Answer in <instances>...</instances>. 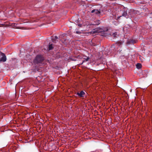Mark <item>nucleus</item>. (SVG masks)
Segmentation results:
<instances>
[{
  "instance_id": "nucleus-1",
  "label": "nucleus",
  "mask_w": 152,
  "mask_h": 152,
  "mask_svg": "<svg viewBox=\"0 0 152 152\" xmlns=\"http://www.w3.org/2000/svg\"><path fill=\"white\" fill-rule=\"evenodd\" d=\"M44 60L43 58L40 55H37L34 60V62L35 64L40 63Z\"/></svg>"
},
{
  "instance_id": "nucleus-2",
  "label": "nucleus",
  "mask_w": 152,
  "mask_h": 152,
  "mask_svg": "<svg viewBox=\"0 0 152 152\" xmlns=\"http://www.w3.org/2000/svg\"><path fill=\"white\" fill-rule=\"evenodd\" d=\"M0 56L1 57L0 59V62H5L7 60L6 57L4 53L0 52Z\"/></svg>"
},
{
  "instance_id": "nucleus-3",
  "label": "nucleus",
  "mask_w": 152,
  "mask_h": 152,
  "mask_svg": "<svg viewBox=\"0 0 152 152\" xmlns=\"http://www.w3.org/2000/svg\"><path fill=\"white\" fill-rule=\"evenodd\" d=\"M96 24H90L88 22H86L85 23H84L83 24V25L84 26H86L87 28H90L91 27V26L93 25H95Z\"/></svg>"
},
{
  "instance_id": "nucleus-4",
  "label": "nucleus",
  "mask_w": 152,
  "mask_h": 152,
  "mask_svg": "<svg viewBox=\"0 0 152 152\" xmlns=\"http://www.w3.org/2000/svg\"><path fill=\"white\" fill-rule=\"evenodd\" d=\"M85 94V93L83 91H81L80 92L77 93V95L80 97H83Z\"/></svg>"
},
{
  "instance_id": "nucleus-5",
  "label": "nucleus",
  "mask_w": 152,
  "mask_h": 152,
  "mask_svg": "<svg viewBox=\"0 0 152 152\" xmlns=\"http://www.w3.org/2000/svg\"><path fill=\"white\" fill-rule=\"evenodd\" d=\"M91 12L92 13L94 12L97 15H99L100 13V12L98 10H92Z\"/></svg>"
},
{
  "instance_id": "nucleus-6",
  "label": "nucleus",
  "mask_w": 152,
  "mask_h": 152,
  "mask_svg": "<svg viewBox=\"0 0 152 152\" xmlns=\"http://www.w3.org/2000/svg\"><path fill=\"white\" fill-rule=\"evenodd\" d=\"M83 59L84 60L83 61L82 63L88 61L89 59V57H87L86 58H84Z\"/></svg>"
},
{
  "instance_id": "nucleus-7",
  "label": "nucleus",
  "mask_w": 152,
  "mask_h": 152,
  "mask_svg": "<svg viewBox=\"0 0 152 152\" xmlns=\"http://www.w3.org/2000/svg\"><path fill=\"white\" fill-rule=\"evenodd\" d=\"M141 67V64H140L137 63L136 64V67L138 69H140Z\"/></svg>"
},
{
  "instance_id": "nucleus-8",
  "label": "nucleus",
  "mask_w": 152,
  "mask_h": 152,
  "mask_svg": "<svg viewBox=\"0 0 152 152\" xmlns=\"http://www.w3.org/2000/svg\"><path fill=\"white\" fill-rule=\"evenodd\" d=\"M122 16L126 17V18H128L127 13V12H123Z\"/></svg>"
},
{
  "instance_id": "nucleus-9",
  "label": "nucleus",
  "mask_w": 152,
  "mask_h": 152,
  "mask_svg": "<svg viewBox=\"0 0 152 152\" xmlns=\"http://www.w3.org/2000/svg\"><path fill=\"white\" fill-rule=\"evenodd\" d=\"M53 47L52 44H50L49 45L48 48L49 50H51L53 49Z\"/></svg>"
},
{
  "instance_id": "nucleus-10",
  "label": "nucleus",
  "mask_w": 152,
  "mask_h": 152,
  "mask_svg": "<svg viewBox=\"0 0 152 152\" xmlns=\"http://www.w3.org/2000/svg\"><path fill=\"white\" fill-rule=\"evenodd\" d=\"M118 34L117 33L115 32L113 34L112 36L114 38H116V36Z\"/></svg>"
},
{
  "instance_id": "nucleus-11",
  "label": "nucleus",
  "mask_w": 152,
  "mask_h": 152,
  "mask_svg": "<svg viewBox=\"0 0 152 152\" xmlns=\"http://www.w3.org/2000/svg\"><path fill=\"white\" fill-rule=\"evenodd\" d=\"M122 44L121 42H118L115 44L116 46H120Z\"/></svg>"
},
{
  "instance_id": "nucleus-12",
  "label": "nucleus",
  "mask_w": 152,
  "mask_h": 152,
  "mask_svg": "<svg viewBox=\"0 0 152 152\" xmlns=\"http://www.w3.org/2000/svg\"><path fill=\"white\" fill-rule=\"evenodd\" d=\"M81 33V32H80V31H77L76 32V33L77 34H80V33Z\"/></svg>"
},
{
  "instance_id": "nucleus-13",
  "label": "nucleus",
  "mask_w": 152,
  "mask_h": 152,
  "mask_svg": "<svg viewBox=\"0 0 152 152\" xmlns=\"http://www.w3.org/2000/svg\"><path fill=\"white\" fill-rule=\"evenodd\" d=\"M107 31V29H106V30H105V31Z\"/></svg>"
},
{
  "instance_id": "nucleus-14",
  "label": "nucleus",
  "mask_w": 152,
  "mask_h": 152,
  "mask_svg": "<svg viewBox=\"0 0 152 152\" xmlns=\"http://www.w3.org/2000/svg\"><path fill=\"white\" fill-rule=\"evenodd\" d=\"M78 26H81V25H80V24L79 25H78Z\"/></svg>"
},
{
  "instance_id": "nucleus-15",
  "label": "nucleus",
  "mask_w": 152,
  "mask_h": 152,
  "mask_svg": "<svg viewBox=\"0 0 152 152\" xmlns=\"http://www.w3.org/2000/svg\"><path fill=\"white\" fill-rule=\"evenodd\" d=\"M55 37H56V38H57V36Z\"/></svg>"
},
{
  "instance_id": "nucleus-16",
  "label": "nucleus",
  "mask_w": 152,
  "mask_h": 152,
  "mask_svg": "<svg viewBox=\"0 0 152 152\" xmlns=\"http://www.w3.org/2000/svg\"><path fill=\"white\" fill-rule=\"evenodd\" d=\"M99 23H98L97 24V25H99Z\"/></svg>"
},
{
  "instance_id": "nucleus-17",
  "label": "nucleus",
  "mask_w": 152,
  "mask_h": 152,
  "mask_svg": "<svg viewBox=\"0 0 152 152\" xmlns=\"http://www.w3.org/2000/svg\"><path fill=\"white\" fill-rule=\"evenodd\" d=\"M12 26V25H10V26Z\"/></svg>"
},
{
  "instance_id": "nucleus-18",
  "label": "nucleus",
  "mask_w": 152,
  "mask_h": 152,
  "mask_svg": "<svg viewBox=\"0 0 152 152\" xmlns=\"http://www.w3.org/2000/svg\"><path fill=\"white\" fill-rule=\"evenodd\" d=\"M121 17V16H120L119 17V18H120V17Z\"/></svg>"
},
{
  "instance_id": "nucleus-19",
  "label": "nucleus",
  "mask_w": 152,
  "mask_h": 152,
  "mask_svg": "<svg viewBox=\"0 0 152 152\" xmlns=\"http://www.w3.org/2000/svg\"><path fill=\"white\" fill-rule=\"evenodd\" d=\"M7 26H9V24H8V25Z\"/></svg>"
}]
</instances>
